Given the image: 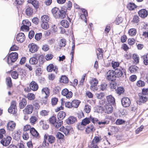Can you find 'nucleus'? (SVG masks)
<instances>
[{"instance_id": "1", "label": "nucleus", "mask_w": 148, "mask_h": 148, "mask_svg": "<svg viewBox=\"0 0 148 148\" xmlns=\"http://www.w3.org/2000/svg\"><path fill=\"white\" fill-rule=\"evenodd\" d=\"M66 11V10L64 8H62L60 10L57 7L54 8L51 10L52 14L56 18L61 19L65 17Z\"/></svg>"}, {"instance_id": "2", "label": "nucleus", "mask_w": 148, "mask_h": 148, "mask_svg": "<svg viewBox=\"0 0 148 148\" xmlns=\"http://www.w3.org/2000/svg\"><path fill=\"white\" fill-rule=\"evenodd\" d=\"M148 88H144L142 90V94L141 93L138 94L139 99L138 101L139 102L144 103L147 101V98L145 95L148 94Z\"/></svg>"}, {"instance_id": "3", "label": "nucleus", "mask_w": 148, "mask_h": 148, "mask_svg": "<svg viewBox=\"0 0 148 148\" xmlns=\"http://www.w3.org/2000/svg\"><path fill=\"white\" fill-rule=\"evenodd\" d=\"M18 58V54L16 52H12L7 57V63L9 64H12L15 62Z\"/></svg>"}, {"instance_id": "4", "label": "nucleus", "mask_w": 148, "mask_h": 148, "mask_svg": "<svg viewBox=\"0 0 148 148\" xmlns=\"http://www.w3.org/2000/svg\"><path fill=\"white\" fill-rule=\"evenodd\" d=\"M49 121L51 123L53 124L55 127L58 128L61 126L62 124V121L58 120L56 121V118L54 116H53L49 119Z\"/></svg>"}, {"instance_id": "5", "label": "nucleus", "mask_w": 148, "mask_h": 148, "mask_svg": "<svg viewBox=\"0 0 148 148\" xmlns=\"http://www.w3.org/2000/svg\"><path fill=\"white\" fill-rule=\"evenodd\" d=\"M90 89L93 91H97V85L98 84V79L95 78H92L90 81Z\"/></svg>"}, {"instance_id": "6", "label": "nucleus", "mask_w": 148, "mask_h": 148, "mask_svg": "<svg viewBox=\"0 0 148 148\" xmlns=\"http://www.w3.org/2000/svg\"><path fill=\"white\" fill-rule=\"evenodd\" d=\"M106 79L111 81H113L116 79L115 73L114 71L112 70L108 71L106 73Z\"/></svg>"}, {"instance_id": "7", "label": "nucleus", "mask_w": 148, "mask_h": 148, "mask_svg": "<svg viewBox=\"0 0 148 148\" xmlns=\"http://www.w3.org/2000/svg\"><path fill=\"white\" fill-rule=\"evenodd\" d=\"M102 110L106 113L110 114L112 112L113 107L111 104H106L102 108Z\"/></svg>"}, {"instance_id": "8", "label": "nucleus", "mask_w": 148, "mask_h": 148, "mask_svg": "<svg viewBox=\"0 0 148 148\" xmlns=\"http://www.w3.org/2000/svg\"><path fill=\"white\" fill-rule=\"evenodd\" d=\"M16 102L14 101H12L11 103V106L8 108V111L9 113L14 114L16 112Z\"/></svg>"}, {"instance_id": "9", "label": "nucleus", "mask_w": 148, "mask_h": 148, "mask_svg": "<svg viewBox=\"0 0 148 148\" xmlns=\"http://www.w3.org/2000/svg\"><path fill=\"white\" fill-rule=\"evenodd\" d=\"M62 94L63 95L65 96L67 99L71 98L73 96L72 92L71 91H69L66 88L62 90Z\"/></svg>"}, {"instance_id": "10", "label": "nucleus", "mask_w": 148, "mask_h": 148, "mask_svg": "<svg viewBox=\"0 0 148 148\" xmlns=\"http://www.w3.org/2000/svg\"><path fill=\"white\" fill-rule=\"evenodd\" d=\"M121 103L123 106L125 107H129L130 105L131 101L127 97H124L122 99Z\"/></svg>"}, {"instance_id": "11", "label": "nucleus", "mask_w": 148, "mask_h": 148, "mask_svg": "<svg viewBox=\"0 0 148 148\" xmlns=\"http://www.w3.org/2000/svg\"><path fill=\"white\" fill-rule=\"evenodd\" d=\"M12 138L10 136H7L6 138L2 139L1 141V143L4 146H7L10 143Z\"/></svg>"}, {"instance_id": "12", "label": "nucleus", "mask_w": 148, "mask_h": 148, "mask_svg": "<svg viewBox=\"0 0 148 148\" xmlns=\"http://www.w3.org/2000/svg\"><path fill=\"white\" fill-rule=\"evenodd\" d=\"M44 137H45V139L48 140L49 143L50 144L54 143L56 140L54 136L51 135H49L48 134H45L44 136Z\"/></svg>"}, {"instance_id": "13", "label": "nucleus", "mask_w": 148, "mask_h": 148, "mask_svg": "<svg viewBox=\"0 0 148 148\" xmlns=\"http://www.w3.org/2000/svg\"><path fill=\"white\" fill-rule=\"evenodd\" d=\"M126 71L123 69H116L114 71L115 73L116 78L120 77L123 75V73L125 74Z\"/></svg>"}, {"instance_id": "14", "label": "nucleus", "mask_w": 148, "mask_h": 148, "mask_svg": "<svg viewBox=\"0 0 148 148\" xmlns=\"http://www.w3.org/2000/svg\"><path fill=\"white\" fill-rule=\"evenodd\" d=\"M33 111V106L31 105H27L23 111L25 114H29L32 113Z\"/></svg>"}, {"instance_id": "15", "label": "nucleus", "mask_w": 148, "mask_h": 148, "mask_svg": "<svg viewBox=\"0 0 148 148\" xmlns=\"http://www.w3.org/2000/svg\"><path fill=\"white\" fill-rule=\"evenodd\" d=\"M28 47L30 52L34 53L36 52L38 49L37 46L34 43H32L29 45Z\"/></svg>"}, {"instance_id": "16", "label": "nucleus", "mask_w": 148, "mask_h": 148, "mask_svg": "<svg viewBox=\"0 0 148 148\" xmlns=\"http://www.w3.org/2000/svg\"><path fill=\"white\" fill-rule=\"evenodd\" d=\"M16 39L18 41L20 42H23L25 39V36L23 33H20L18 34L16 36Z\"/></svg>"}, {"instance_id": "17", "label": "nucleus", "mask_w": 148, "mask_h": 148, "mask_svg": "<svg viewBox=\"0 0 148 148\" xmlns=\"http://www.w3.org/2000/svg\"><path fill=\"white\" fill-rule=\"evenodd\" d=\"M29 86L31 90L36 91L38 89V86L37 83L34 81H32L29 84Z\"/></svg>"}, {"instance_id": "18", "label": "nucleus", "mask_w": 148, "mask_h": 148, "mask_svg": "<svg viewBox=\"0 0 148 148\" xmlns=\"http://www.w3.org/2000/svg\"><path fill=\"white\" fill-rule=\"evenodd\" d=\"M16 124L13 121L9 122L7 124L8 129L10 131H13L15 129Z\"/></svg>"}, {"instance_id": "19", "label": "nucleus", "mask_w": 148, "mask_h": 148, "mask_svg": "<svg viewBox=\"0 0 148 148\" xmlns=\"http://www.w3.org/2000/svg\"><path fill=\"white\" fill-rule=\"evenodd\" d=\"M139 16L142 18H144L147 16L148 12L145 9H143L139 10L138 12Z\"/></svg>"}, {"instance_id": "20", "label": "nucleus", "mask_w": 148, "mask_h": 148, "mask_svg": "<svg viewBox=\"0 0 148 148\" xmlns=\"http://www.w3.org/2000/svg\"><path fill=\"white\" fill-rule=\"evenodd\" d=\"M27 104L26 99L24 98L21 99L19 102V108L21 109H23L25 107Z\"/></svg>"}, {"instance_id": "21", "label": "nucleus", "mask_w": 148, "mask_h": 148, "mask_svg": "<svg viewBox=\"0 0 148 148\" xmlns=\"http://www.w3.org/2000/svg\"><path fill=\"white\" fill-rule=\"evenodd\" d=\"M29 133L35 137L38 138L39 137V134L37 131L34 127L31 128L29 131Z\"/></svg>"}, {"instance_id": "22", "label": "nucleus", "mask_w": 148, "mask_h": 148, "mask_svg": "<svg viewBox=\"0 0 148 148\" xmlns=\"http://www.w3.org/2000/svg\"><path fill=\"white\" fill-rule=\"evenodd\" d=\"M77 120L75 117L73 116L70 117L66 120V123L68 124H71L75 123Z\"/></svg>"}, {"instance_id": "23", "label": "nucleus", "mask_w": 148, "mask_h": 148, "mask_svg": "<svg viewBox=\"0 0 148 148\" xmlns=\"http://www.w3.org/2000/svg\"><path fill=\"white\" fill-rule=\"evenodd\" d=\"M95 130L94 127L92 125H90L87 127L86 129V133L88 134L91 132H93Z\"/></svg>"}, {"instance_id": "24", "label": "nucleus", "mask_w": 148, "mask_h": 148, "mask_svg": "<svg viewBox=\"0 0 148 148\" xmlns=\"http://www.w3.org/2000/svg\"><path fill=\"white\" fill-rule=\"evenodd\" d=\"M27 2L28 3L32 4L36 8L38 7V1L36 0H28Z\"/></svg>"}, {"instance_id": "25", "label": "nucleus", "mask_w": 148, "mask_h": 148, "mask_svg": "<svg viewBox=\"0 0 148 148\" xmlns=\"http://www.w3.org/2000/svg\"><path fill=\"white\" fill-rule=\"evenodd\" d=\"M72 108H77L78 107L81 102L78 100H73L72 101Z\"/></svg>"}, {"instance_id": "26", "label": "nucleus", "mask_w": 148, "mask_h": 148, "mask_svg": "<svg viewBox=\"0 0 148 148\" xmlns=\"http://www.w3.org/2000/svg\"><path fill=\"white\" fill-rule=\"evenodd\" d=\"M66 115V113L64 112L60 111L57 115L58 118L59 119V121H62V120L65 117Z\"/></svg>"}, {"instance_id": "27", "label": "nucleus", "mask_w": 148, "mask_h": 148, "mask_svg": "<svg viewBox=\"0 0 148 148\" xmlns=\"http://www.w3.org/2000/svg\"><path fill=\"white\" fill-rule=\"evenodd\" d=\"M37 56V55H36ZM35 57H32L29 60V63L32 65H35L38 62V60L37 59L36 57H37V56H35Z\"/></svg>"}, {"instance_id": "28", "label": "nucleus", "mask_w": 148, "mask_h": 148, "mask_svg": "<svg viewBox=\"0 0 148 148\" xmlns=\"http://www.w3.org/2000/svg\"><path fill=\"white\" fill-rule=\"evenodd\" d=\"M107 99L108 102V103H111L112 104H114L115 103V99L112 95H110L107 96Z\"/></svg>"}, {"instance_id": "29", "label": "nucleus", "mask_w": 148, "mask_h": 148, "mask_svg": "<svg viewBox=\"0 0 148 148\" xmlns=\"http://www.w3.org/2000/svg\"><path fill=\"white\" fill-rule=\"evenodd\" d=\"M90 117L89 118H86L82 120L81 125L83 126H86L87 124H88L90 122Z\"/></svg>"}, {"instance_id": "30", "label": "nucleus", "mask_w": 148, "mask_h": 148, "mask_svg": "<svg viewBox=\"0 0 148 148\" xmlns=\"http://www.w3.org/2000/svg\"><path fill=\"white\" fill-rule=\"evenodd\" d=\"M61 24L63 27L68 28L69 26V23L67 20H63L61 21Z\"/></svg>"}, {"instance_id": "31", "label": "nucleus", "mask_w": 148, "mask_h": 148, "mask_svg": "<svg viewBox=\"0 0 148 148\" xmlns=\"http://www.w3.org/2000/svg\"><path fill=\"white\" fill-rule=\"evenodd\" d=\"M132 58L134 60V63L135 64H137L139 63V58L138 55L136 54H134L133 55Z\"/></svg>"}, {"instance_id": "32", "label": "nucleus", "mask_w": 148, "mask_h": 148, "mask_svg": "<svg viewBox=\"0 0 148 148\" xmlns=\"http://www.w3.org/2000/svg\"><path fill=\"white\" fill-rule=\"evenodd\" d=\"M41 20L42 22L48 23L49 22L50 19L48 15H43L41 16Z\"/></svg>"}, {"instance_id": "33", "label": "nucleus", "mask_w": 148, "mask_h": 148, "mask_svg": "<svg viewBox=\"0 0 148 148\" xmlns=\"http://www.w3.org/2000/svg\"><path fill=\"white\" fill-rule=\"evenodd\" d=\"M138 69V68L136 66L134 65L130 67L129 70L131 73H135L137 72Z\"/></svg>"}, {"instance_id": "34", "label": "nucleus", "mask_w": 148, "mask_h": 148, "mask_svg": "<svg viewBox=\"0 0 148 148\" xmlns=\"http://www.w3.org/2000/svg\"><path fill=\"white\" fill-rule=\"evenodd\" d=\"M127 7L129 10H132L136 8V5L134 3H130L127 5Z\"/></svg>"}, {"instance_id": "35", "label": "nucleus", "mask_w": 148, "mask_h": 148, "mask_svg": "<svg viewBox=\"0 0 148 148\" xmlns=\"http://www.w3.org/2000/svg\"><path fill=\"white\" fill-rule=\"evenodd\" d=\"M101 136H95L92 141V144L97 143H99L101 140Z\"/></svg>"}, {"instance_id": "36", "label": "nucleus", "mask_w": 148, "mask_h": 148, "mask_svg": "<svg viewBox=\"0 0 148 148\" xmlns=\"http://www.w3.org/2000/svg\"><path fill=\"white\" fill-rule=\"evenodd\" d=\"M49 90L47 88H43L42 90V94H45L46 96L45 97H47L49 96Z\"/></svg>"}, {"instance_id": "37", "label": "nucleus", "mask_w": 148, "mask_h": 148, "mask_svg": "<svg viewBox=\"0 0 148 148\" xmlns=\"http://www.w3.org/2000/svg\"><path fill=\"white\" fill-rule=\"evenodd\" d=\"M136 29L135 28H132L130 29L128 31V34L131 36H135L136 34Z\"/></svg>"}, {"instance_id": "38", "label": "nucleus", "mask_w": 148, "mask_h": 148, "mask_svg": "<svg viewBox=\"0 0 148 148\" xmlns=\"http://www.w3.org/2000/svg\"><path fill=\"white\" fill-rule=\"evenodd\" d=\"M26 12L27 16H30L33 13V9L30 7H28L26 9Z\"/></svg>"}, {"instance_id": "39", "label": "nucleus", "mask_w": 148, "mask_h": 148, "mask_svg": "<svg viewBox=\"0 0 148 148\" xmlns=\"http://www.w3.org/2000/svg\"><path fill=\"white\" fill-rule=\"evenodd\" d=\"M73 46L72 47V49L71 52L70 53V55L71 56V62L73 60V54L74 53V51L75 48V43L74 42H72Z\"/></svg>"}, {"instance_id": "40", "label": "nucleus", "mask_w": 148, "mask_h": 148, "mask_svg": "<svg viewBox=\"0 0 148 148\" xmlns=\"http://www.w3.org/2000/svg\"><path fill=\"white\" fill-rule=\"evenodd\" d=\"M60 82L66 84L68 82V79L67 77L65 76H62L60 79Z\"/></svg>"}, {"instance_id": "41", "label": "nucleus", "mask_w": 148, "mask_h": 148, "mask_svg": "<svg viewBox=\"0 0 148 148\" xmlns=\"http://www.w3.org/2000/svg\"><path fill=\"white\" fill-rule=\"evenodd\" d=\"M38 119V118L37 117L35 116H31L30 119V121L32 125L34 124L37 121Z\"/></svg>"}, {"instance_id": "42", "label": "nucleus", "mask_w": 148, "mask_h": 148, "mask_svg": "<svg viewBox=\"0 0 148 148\" xmlns=\"http://www.w3.org/2000/svg\"><path fill=\"white\" fill-rule=\"evenodd\" d=\"M116 93L119 95L123 93L124 92V89L123 87H118L117 89L116 90Z\"/></svg>"}, {"instance_id": "43", "label": "nucleus", "mask_w": 148, "mask_h": 148, "mask_svg": "<svg viewBox=\"0 0 148 148\" xmlns=\"http://www.w3.org/2000/svg\"><path fill=\"white\" fill-rule=\"evenodd\" d=\"M91 109L90 106L88 105H86L84 107V110L86 113H88L90 112Z\"/></svg>"}, {"instance_id": "44", "label": "nucleus", "mask_w": 148, "mask_h": 148, "mask_svg": "<svg viewBox=\"0 0 148 148\" xmlns=\"http://www.w3.org/2000/svg\"><path fill=\"white\" fill-rule=\"evenodd\" d=\"M6 82L8 86L10 87L12 85L11 78L10 77H7L6 78Z\"/></svg>"}, {"instance_id": "45", "label": "nucleus", "mask_w": 148, "mask_h": 148, "mask_svg": "<svg viewBox=\"0 0 148 148\" xmlns=\"http://www.w3.org/2000/svg\"><path fill=\"white\" fill-rule=\"evenodd\" d=\"M27 96L28 99L30 100H34L35 98L34 95L32 93H28Z\"/></svg>"}, {"instance_id": "46", "label": "nucleus", "mask_w": 148, "mask_h": 148, "mask_svg": "<svg viewBox=\"0 0 148 148\" xmlns=\"http://www.w3.org/2000/svg\"><path fill=\"white\" fill-rule=\"evenodd\" d=\"M137 86L139 87H142L145 86V83L141 80H139L136 83Z\"/></svg>"}, {"instance_id": "47", "label": "nucleus", "mask_w": 148, "mask_h": 148, "mask_svg": "<svg viewBox=\"0 0 148 148\" xmlns=\"http://www.w3.org/2000/svg\"><path fill=\"white\" fill-rule=\"evenodd\" d=\"M41 26L42 28L45 29H47L49 27L48 23L42 22Z\"/></svg>"}, {"instance_id": "48", "label": "nucleus", "mask_w": 148, "mask_h": 148, "mask_svg": "<svg viewBox=\"0 0 148 148\" xmlns=\"http://www.w3.org/2000/svg\"><path fill=\"white\" fill-rule=\"evenodd\" d=\"M142 58L143 60L144 64L146 65L148 64V58L147 57V54L143 56Z\"/></svg>"}, {"instance_id": "49", "label": "nucleus", "mask_w": 148, "mask_h": 148, "mask_svg": "<svg viewBox=\"0 0 148 148\" xmlns=\"http://www.w3.org/2000/svg\"><path fill=\"white\" fill-rule=\"evenodd\" d=\"M97 51H98L99 53H97V56L98 58L99 57H102L103 56V50L102 49L98 48L97 49Z\"/></svg>"}, {"instance_id": "50", "label": "nucleus", "mask_w": 148, "mask_h": 148, "mask_svg": "<svg viewBox=\"0 0 148 148\" xmlns=\"http://www.w3.org/2000/svg\"><path fill=\"white\" fill-rule=\"evenodd\" d=\"M123 21L122 18L121 17H118L115 21V23L116 25H119L122 23Z\"/></svg>"}, {"instance_id": "51", "label": "nucleus", "mask_w": 148, "mask_h": 148, "mask_svg": "<svg viewBox=\"0 0 148 148\" xmlns=\"http://www.w3.org/2000/svg\"><path fill=\"white\" fill-rule=\"evenodd\" d=\"M11 76L12 78L16 79L18 78V74L16 71H13L11 73Z\"/></svg>"}, {"instance_id": "52", "label": "nucleus", "mask_w": 148, "mask_h": 148, "mask_svg": "<svg viewBox=\"0 0 148 148\" xmlns=\"http://www.w3.org/2000/svg\"><path fill=\"white\" fill-rule=\"evenodd\" d=\"M111 64L112 66L114 69L119 67V62H116L113 61H112Z\"/></svg>"}, {"instance_id": "53", "label": "nucleus", "mask_w": 148, "mask_h": 148, "mask_svg": "<svg viewBox=\"0 0 148 148\" xmlns=\"http://www.w3.org/2000/svg\"><path fill=\"white\" fill-rule=\"evenodd\" d=\"M49 112L46 110H42L40 112V115L42 116H45L48 115Z\"/></svg>"}, {"instance_id": "54", "label": "nucleus", "mask_w": 148, "mask_h": 148, "mask_svg": "<svg viewBox=\"0 0 148 148\" xmlns=\"http://www.w3.org/2000/svg\"><path fill=\"white\" fill-rule=\"evenodd\" d=\"M56 137L59 139H63L64 137V136L62 134L59 132H58L57 133Z\"/></svg>"}, {"instance_id": "55", "label": "nucleus", "mask_w": 148, "mask_h": 148, "mask_svg": "<svg viewBox=\"0 0 148 148\" xmlns=\"http://www.w3.org/2000/svg\"><path fill=\"white\" fill-rule=\"evenodd\" d=\"M23 137L24 139L25 140H27L29 138L28 133L26 132H24Z\"/></svg>"}, {"instance_id": "56", "label": "nucleus", "mask_w": 148, "mask_h": 148, "mask_svg": "<svg viewBox=\"0 0 148 148\" xmlns=\"http://www.w3.org/2000/svg\"><path fill=\"white\" fill-rule=\"evenodd\" d=\"M139 17L137 15H135L134 16L132 19V21L134 23H137L139 21Z\"/></svg>"}, {"instance_id": "57", "label": "nucleus", "mask_w": 148, "mask_h": 148, "mask_svg": "<svg viewBox=\"0 0 148 148\" xmlns=\"http://www.w3.org/2000/svg\"><path fill=\"white\" fill-rule=\"evenodd\" d=\"M18 71L21 75L23 76L25 75V72L23 69L21 68H18Z\"/></svg>"}, {"instance_id": "58", "label": "nucleus", "mask_w": 148, "mask_h": 148, "mask_svg": "<svg viewBox=\"0 0 148 148\" xmlns=\"http://www.w3.org/2000/svg\"><path fill=\"white\" fill-rule=\"evenodd\" d=\"M66 42L65 39H62L60 40V47H64L66 45Z\"/></svg>"}, {"instance_id": "59", "label": "nucleus", "mask_w": 148, "mask_h": 148, "mask_svg": "<svg viewBox=\"0 0 148 148\" xmlns=\"http://www.w3.org/2000/svg\"><path fill=\"white\" fill-rule=\"evenodd\" d=\"M125 121L121 119H117L116 122V123L117 125H120L125 123Z\"/></svg>"}, {"instance_id": "60", "label": "nucleus", "mask_w": 148, "mask_h": 148, "mask_svg": "<svg viewBox=\"0 0 148 148\" xmlns=\"http://www.w3.org/2000/svg\"><path fill=\"white\" fill-rule=\"evenodd\" d=\"M107 86V84L105 83H102L100 85V88L101 90L102 91H104L105 90Z\"/></svg>"}, {"instance_id": "61", "label": "nucleus", "mask_w": 148, "mask_h": 148, "mask_svg": "<svg viewBox=\"0 0 148 148\" xmlns=\"http://www.w3.org/2000/svg\"><path fill=\"white\" fill-rule=\"evenodd\" d=\"M96 95L97 98L101 99L103 98L104 97L105 94L104 93L101 92L99 94H97Z\"/></svg>"}, {"instance_id": "62", "label": "nucleus", "mask_w": 148, "mask_h": 148, "mask_svg": "<svg viewBox=\"0 0 148 148\" xmlns=\"http://www.w3.org/2000/svg\"><path fill=\"white\" fill-rule=\"evenodd\" d=\"M22 24L23 25H27L29 26L31 25V22L27 20H23L22 22Z\"/></svg>"}, {"instance_id": "63", "label": "nucleus", "mask_w": 148, "mask_h": 148, "mask_svg": "<svg viewBox=\"0 0 148 148\" xmlns=\"http://www.w3.org/2000/svg\"><path fill=\"white\" fill-rule=\"evenodd\" d=\"M31 126L30 125H26L24 126L23 128L24 132L28 131L29 132L30 129L31 128Z\"/></svg>"}, {"instance_id": "64", "label": "nucleus", "mask_w": 148, "mask_h": 148, "mask_svg": "<svg viewBox=\"0 0 148 148\" xmlns=\"http://www.w3.org/2000/svg\"><path fill=\"white\" fill-rule=\"evenodd\" d=\"M53 65V64H49L47 67V71L49 72L52 71L54 69Z\"/></svg>"}]
</instances>
